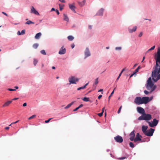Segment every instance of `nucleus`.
Listing matches in <instances>:
<instances>
[{
	"mask_svg": "<svg viewBox=\"0 0 160 160\" xmlns=\"http://www.w3.org/2000/svg\"><path fill=\"white\" fill-rule=\"evenodd\" d=\"M156 56V66L152 73V80L155 82L160 79V47L158 48Z\"/></svg>",
	"mask_w": 160,
	"mask_h": 160,
	"instance_id": "nucleus-1",
	"label": "nucleus"
},
{
	"mask_svg": "<svg viewBox=\"0 0 160 160\" xmlns=\"http://www.w3.org/2000/svg\"><path fill=\"white\" fill-rule=\"evenodd\" d=\"M146 85V87L147 89L150 90L151 92L154 91L156 88V86L154 85L152 81L151 77L148 78L147 81Z\"/></svg>",
	"mask_w": 160,
	"mask_h": 160,
	"instance_id": "nucleus-2",
	"label": "nucleus"
},
{
	"mask_svg": "<svg viewBox=\"0 0 160 160\" xmlns=\"http://www.w3.org/2000/svg\"><path fill=\"white\" fill-rule=\"evenodd\" d=\"M152 118L151 115L150 114H146L145 113L140 116L138 118L139 120H145L149 121Z\"/></svg>",
	"mask_w": 160,
	"mask_h": 160,
	"instance_id": "nucleus-3",
	"label": "nucleus"
},
{
	"mask_svg": "<svg viewBox=\"0 0 160 160\" xmlns=\"http://www.w3.org/2000/svg\"><path fill=\"white\" fill-rule=\"evenodd\" d=\"M78 78H76L74 77H70L68 79L70 84H76V82H78Z\"/></svg>",
	"mask_w": 160,
	"mask_h": 160,
	"instance_id": "nucleus-4",
	"label": "nucleus"
},
{
	"mask_svg": "<svg viewBox=\"0 0 160 160\" xmlns=\"http://www.w3.org/2000/svg\"><path fill=\"white\" fill-rule=\"evenodd\" d=\"M158 121L156 119L154 118L153 119V121L151 123L150 122L148 121V122L149 124V126L151 127H153L154 126H156L158 124Z\"/></svg>",
	"mask_w": 160,
	"mask_h": 160,
	"instance_id": "nucleus-5",
	"label": "nucleus"
},
{
	"mask_svg": "<svg viewBox=\"0 0 160 160\" xmlns=\"http://www.w3.org/2000/svg\"><path fill=\"white\" fill-rule=\"evenodd\" d=\"M154 129L151 128L150 129L147 130L144 134L148 136H152L153 135Z\"/></svg>",
	"mask_w": 160,
	"mask_h": 160,
	"instance_id": "nucleus-6",
	"label": "nucleus"
},
{
	"mask_svg": "<svg viewBox=\"0 0 160 160\" xmlns=\"http://www.w3.org/2000/svg\"><path fill=\"white\" fill-rule=\"evenodd\" d=\"M114 139L116 142L120 143H121L123 141L122 138L119 135L117 136Z\"/></svg>",
	"mask_w": 160,
	"mask_h": 160,
	"instance_id": "nucleus-7",
	"label": "nucleus"
},
{
	"mask_svg": "<svg viewBox=\"0 0 160 160\" xmlns=\"http://www.w3.org/2000/svg\"><path fill=\"white\" fill-rule=\"evenodd\" d=\"M134 102L138 105L142 104V98L140 97H137L135 99Z\"/></svg>",
	"mask_w": 160,
	"mask_h": 160,
	"instance_id": "nucleus-8",
	"label": "nucleus"
},
{
	"mask_svg": "<svg viewBox=\"0 0 160 160\" xmlns=\"http://www.w3.org/2000/svg\"><path fill=\"white\" fill-rule=\"evenodd\" d=\"M135 130H133L129 134V136H130L129 139L131 141H134L135 135Z\"/></svg>",
	"mask_w": 160,
	"mask_h": 160,
	"instance_id": "nucleus-9",
	"label": "nucleus"
},
{
	"mask_svg": "<svg viewBox=\"0 0 160 160\" xmlns=\"http://www.w3.org/2000/svg\"><path fill=\"white\" fill-rule=\"evenodd\" d=\"M84 54L85 56V58L91 56V53L88 48H86Z\"/></svg>",
	"mask_w": 160,
	"mask_h": 160,
	"instance_id": "nucleus-10",
	"label": "nucleus"
},
{
	"mask_svg": "<svg viewBox=\"0 0 160 160\" xmlns=\"http://www.w3.org/2000/svg\"><path fill=\"white\" fill-rule=\"evenodd\" d=\"M141 138L142 136L139 134V133H137L136 137L135 138L134 142H136L138 141L141 140Z\"/></svg>",
	"mask_w": 160,
	"mask_h": 160,
	"instance_id": "nucleus-11",
	"label": "nucleus"
},
{
	"mask_svg": "<svg viewBox=\"0 0 160 160\" xmlns=\"http://www.w3.org/2000/svg\"><path fill=\"white\" fill-rule=\"evenodd\" d=\"M137 110L138 112L142 114L143 115L145 113V111L143 108L140 107L137 108Z\"/></svg>",
	"mask_w": 160,
	"mask_h": 160,
	"instance_id": "nucleus-12",
	"label": "nucleus"
},
{
	"mask_svg": "<svg viewBox=\"0 0 160 160\" xmlns=\"http://www.w3.org/2000/svg\"><path fill=\"white\" fill-rule=\"evenodd\" d=\"M142 102L146 104L149 102V98L148 97H143L142 98Z\"/></svg>",
	"mask_w": 160,
	"mask_h": 160,
	"instance_id": "nucleus-13",
	"label": "nucleus"
},
{
	"mask_svg": "<svg viewBox=\"0 0 160 160\" xmlns=\"http://www.w3.org/2000/svg\"><path fill=\"white\" fill-rule=\"evenodd\" d=\"M64 47L62 46L61 47V49H60L59 52L58 53L59 54H64L66 52V50L65 48H64Z\"/></svg>",
	"mask_w": 160,
	"mask_h": 160,
	"instance_id": "nucleus-14",
	"label": "nucleus"
},
{
	"mask_svg": "<svg viewBox=\"0 0 160 160\" xmlns=\"http://www.w3.org/2000/svg\"><path fill=\"white\" fill-rule=\"evenodd\" d=\"M12 102V101H8V102L4 103V104L2 106V107H4L8 106Z\"/></svg>",
	"mask_w": 160,
	"mask_h": 160,
	"instance_id": "nucleus-15",
	"label": "nucleus"
},
{
	"mask_svg": "<svg viewBox=\"0 0 160 160\" xmlns=\"http://www.w3.org/2000/svg\"><path fill=\"white\" fill-rule=\"evenodd\" d=\"M148 127L147 126H142V132H143L144 134L145 133V132L147 131V130L148 128Z\"/></svg>",
	"mask_w": 160,
	"mask_h": 160,
	"instance_id": "nucleus-16",
	"label": "nucleus"
},
{
	"mask_svg": "<svg viewBox=\"0 0 160 160\" xmlns=\"http://www.w3.org/2000/svg\"><path fill=\"white\" fill-rule=\"evenodd\" d=\"M137 28V27L136 26L134 27L132 29L129 28V32L130 33H131L133 32H135L136 31Z\"/></svg>",
	"mask_w": 160,
	"mask_h": 160,
	"instance_id": "nucleus-17",
	"label": "nucleus"
},
{
	"mask_svg": "<svg viewBox=\"0 0 160 160\" xmlns=\"http://www.w3.org/2000/svg\"><path fill=\"white\" fill-rule=\"evenodd\" d=\"M25 33V30H23L21 31V32H20L19 31H18L17 32V34L18 35H23Z\"/></svg>",
	"mask_w": 160,
	"mask_h": 160,
	"instance_id": "nucleus-18",
	"label": "nucleus"
},
{
	"mask_svg": "<svg viewBox=\"0 0 160 160\" xmlns=\"http://www.w3.org/2000/svg\"><path fill=\"white\" fill-rule=\"evenodd\" d=\"M69 8L72 10H74L76 9V8L74 5V4H69Z\"/></svg>",
	"mask_w": 160,
	"mask_h": 160,
	"instance_id": "nucleus-19",
	"label": "nucleus"
},
{
	"mask_svg": "<svg viewBox=\"0 0 160 160\" xmlns=\"http://www.w3.org/2000/svg\"><path fill=\"white\" fill-rule=\"evenodd\" d=\"M63 19L64 20L67 21V22H68L69 21V18L66 14H63Z\"/></svg>",
	"mask_w": 160,
	"mask_h": 160,
	"instance_id": "nucleus-20",
	"label": "nucleus"
},
{
	"mask_svg": "<svg viewBox=\"0 0 160 160\" xmlns=\"http://www.w3.org/2000/svg\"><path fill=\"white\" fill-rule=\"evenodd\" d=\"M42 34L41 32H39L37 33L35 36V38L36 39H39L41 36Z\"/></svg>",
	"mask_w": 160,
	"mask_h": 160,
	"instance_id": "nucleus-21",
	"label": "nucleus"
},
{
	"mask_svg": "<svg viewBox=\"0 0 160 160\" xmlns=\"http://www.w3.org/2000/svg\"><path fill=\"white\" fill-rule=\"evenodd\" d=\"M86 2V0H83L82 2H79L78 4L80 6L82 7L85 4Z\"/></svg>",
	"mask_w": 160,
	"mask_h": 160,
	"instance_id": "nucleus-22",
	"label": "nucleus"
},
{
	"mask_svg": "<svg viewBox=\"0 0 160 160\" xmlns=\"http://www.w3.org/2000/svg\"><path fill=\"white\" fill-rule=\"evenodd\" d=\"M74 102H72L68 104L66 107L64 108L65 109H67L70 108L74 103Z\"/></svg>",
	"mask_w": 160,
	"mask_h": 160,
	"instance_id": "nucleus-23",
	"label": "nucleus"
},
{
	"mask_svg": "<svg viewBox=\"0 0 160 160\" xmlns=\"http://www.w3.org/2000/svg\"><path fill=\"white\" fill-rule=\"evenodd\" d=\"M88 83H86L84 86L82 87L78 88L77 89V90H79L81 89H84L85 88H86V86L88 85Z\"/></svg>",
	"mask_w": 160,
	"mask_h": 160,
	"instance_id": "nucleus-24",
	"label": "nucleus"
},
{
	"mask_svg": "<svg viewBox=\"0 0 160 160\" xmlns=\"http://www.w3.org/2000/svg\"><path fill=\"white\" fill-rule=\"evenodd\" d=\"M74 38V37H73L72 36H69L68 37V39L70 41H72L73 40Z\"/></svg>",
	"mask_w": 160,
	"mask_h": 160,
	"instance_id": "nucleus-25",
	"label": "nucleus"
},
{
	"mask_svg": "<svg viewBox=\"0 0 160 160\" xmlns=\"http://www.w3.org/2000/svg\"><path fill=\"white\" fill-rule=\"evenodd\" d=\"M103 11H98V12L97 13V15H102L103 14Z\"/></svg>",
	"mask_w": 160,
	"mask_h": 160,
	"instance_id": "nucleus-26",
	"label": "nucleus"
},
{
	"mask_svg": "<svg viewBox=\"0 0 160 160\" xmlns=\"http://www.w3.org/2000/svg\"><path fill=\"white\" fill-rule=\"evenodd\" d=\"M31 13H34L36 15H39V13L37 11H31Z\"/></svg>",
	"mask_w": 160,
	"mask_h": 160,
	"instance_id": "nucleus-27",
	"label": "nucleus"
},
{
	"mask_svg": "<svg viewBox=\"0 0 160 160\" xmlns=\"http://www.w3.org/2000/svg\"><path fill=\"white\" fill-rule=\"evenodd\" d=\"M31 24H34V22H32L30 20H29V21H28L27 22L25 23V24H28V25Z\"/></svg>",
	"mask_w": 160,
	"mask_h": 160,
	"instance_id": "nucleus-28",
	"label": "nucleus"
},
{
	"mask_svg": "<svg viewBox=\"0 0 160 160\" xmlns=\"http://www.w3.org/2000/svg\"><path fill=\"white\" fill-rule=\"evenodd\" d=\"M141 68L140 66H139L138 68L135 70L134 72V74H135L136 73L138 72L139 70Z\"/></svg>",
	"mask_w": 160,
	"mask_h": 160,
	"instance_id": "nucleus-29",
	"label": "nucleus"
},
{
	"mask_svg": "<svg viewBox=\"0 0 160 160\" xmlns=\"http://www.w3.org/2000/svg\"><path fill=\"white\" fill-rule=\"evenodd\" d=\"M38 44L37 43H35V44H34L33 45V48H35V49H36L38 47Z\"/></svg>",
	"mask_w": 160,
	"mask_h": 160,
	"instance_id": "nucleus-30",
	"label": "nucleus"
},
{
	"mask_svg": "<svg viewBox=\"0 0 160 160\" xmlns=\"http://www.w3.org/2000/svg\"><path fill=\"white\" fill-rule=\"evenodd\" d=\"M82 100L84 101L88 102L89 101V98L84 97L82 99Z\"/></svg>",
	"mask_w": 160,
	"mask_h": 160,
	"instance_id": "nucleus-31",
	"label": "nucleus"
},
{
	"mask_svg": "<svg viewBox=\"0 0 160 160\" xmlns=\"http://www.w3.org/2000/svg\"><path fill=\"white\" fill-rule=\"evenodd\" d=\"M38 62V60L37 59H34L33 60V64L34 66H36Z\"/></svg>",
	"mask_w": 160,
	"mask_h": 160,
	"instance_id": "nucleus-32",
	"label": "nucleus"
},
{
	"mask_svg": "<svg viewBox=\"0 0 160 160\" xmlns=\"http://www.w3.org/2000/svg\"><path fill=\"white\" fill-rule=\"evenodd\" d=\"M59 6L60 10H62L63 9V7L64 6V5L59 4Z\"/></svg>",
	"mask_w": 160,
	"mask_h": 160,
	"instance_id": "nucleus-33",
	"label": "nucleus"
},
{
	"mask_svg": "<svg viewBox=\"0 0 160 160\" xmlns=\"http://www.w3.org/2000/svg\"><path fill=\"white\" fill-rule=\"evenodd\" d=\"M40 52L43 55H45L46 54V53L44 50H42Z\"/></svg>",
	"mask_w": 160,
	"mask_h": 160,
	"instance_id": "nucleus-34",
	"label": "nucleus"
},
{
	"mask_svg": "<svg viewBox=\"0 0 160 160\" xmlns=\"http://www.w3.org/2000/svg\"><path fill=\"white\" fill-rule=\"evenodd\" d=\"M129 146H130L132 148H133L134 147V145L133 143L132 142H130L129 143Z\"/></svg>",
	"mask_w": 160,
	"mask_h": 160,
	"instance_id": "nucleus-35",
	"label": "nucleus"
},
{
	"mask_svg": "<svg viewBox=\"0 0 160 160\" xmlns=\"http://www.w3.org/2000/svg\"><path fill=\"white\" fill-rule=\"evenodd\" d=\"M36 117V115H32V116L28 118V120H30V119H33V118H34Z\"/></svg>",
	"mask_w": 160,
	"mask_h": 160,
	"instance_id": "nucleus-36",
	"label": "nucleus"
},
{
	"mask_svg": "<svg viewBox=\"0 0 160 160\" xmlns=\"http://www.w3.org/2000/svg\"><path fill=\"white\" fill-rule=\"evenodd\" d=\"M115 88L113 90V91L112 92V93H111V94L109 96V97H108V99H109V100L110 99V98L112 96V95L114 93V91L115 90Z\"/></svg>",
	"mask_w": 160,
	"mask_h": 160,
	"instance_id": "nucleus-37",
	"label": "nucleus"
},
{
	"mask_svg": "<svg viewBox=\"0 0 160 160\" xmlns=\"http://www.w3.org/2000/svg\"><path fill=\"white\" fill-rule=\"evenodd\" d=\"M122 106H121L119 108L118 111V114L120 112V111H121V109H122Z\"/></svg>",
	"mask_w": 160,
	"mask_h": 160,
	"instance_id": "nucleus-38",
	"label": "nucleus"
},
{
	"mask_svg": "<svg viewBox=\"0 0 160 160\" xmlns=\"http://www.w3.org/2000/svg\"><path fill=\"white\" fill-rule=\"evenodd\" d=\"M98 78H97L95 79V81L94 82V84H97L98 83Z\"/></svg>",
	"mask_w": 160,
	"mask_h": 160,
	"instance_id": "nucleus-39",
	"label": "nucleus"
},
{
	"mask_svg": "<svg viewBox=\"0 0 160 160\" xmlns=\"http://www.w3.org/2000/svg\"><path fill=\"white\" fill-rule=\"evenodd\" d=\"M52 118H49V119H48V120H45V122L46 123H48V122H49V121H50V120H51Z\"/></svg>",
	"mask_w": 160,
	"mask_h": 160,
	"instance_id": "nucleus-40",
	"label": "nucleus"
},
{
	"mask_svg": "<svg viewBox=\"0 0 160 160\" xmlns=\"http://www.w3.org/2000/svg\"><path fill=\"white\" fill-rule=\"evenodd\" d=\"M121 47H117L115 48V49L116 50H121Z\"/></svg>",
	"mask_w": 160,
	"mask_h": 160,
	"instance_id": "nucleus-41",
	"label": "nucleus"
},
{
	"mask_svg": "<svg viewBox=\"0 0 160 160\" xmlns=\"http://www.w3.org/2000/svg\"><path fill=\"white\" fill-rule=\"evenodd\" d=\"M103 113L102 112L100 113H99L98 114V116H99V117H101L103 115Z\"/></svg>",
	"mask_w": 160,
	"mask_h": 160,
	"instance_id": "nucleus-42",
	"label": "nucleus"
},
{
	"mask_svg": "<svg viewBox=\"0 0 160 160\" xmlns=\"http://www.w3.org/2000/svg\"><path fill=\"white\" fill-rule=\"evenodd\" d=\"M126 158V157H122L121 158H118V159L119 160H122L125 159Z\"/></svg>",
	"mask_w": 160,
	"mask_h": 160,
	"instance_id": "nucleus-43",
	"label": "nucleus"
},
{
	"mask_svg": "<svg viewBox=\"0 0 160 160\" xmlns=\"http://www.w3.org/2000/svg\"><path fill=\"white\" fill-rule=\"evenodd\" d=\"M121 75V73H120L119 75V76H118V78H117V79H116V81H117L119 79V78L120 77Z\"/></svg>",
	"mask_w": 160,
	"mask_h": 160,
	"instance_id": "nucleus-44",
	"label": "nucleus"
},
{
	"mask_svg": "<svg viewBox=\"0 0 160 160\" xmlns=\"http://www.w3.org/2000/svg\"><path fill=\"white\" fill-rule=\"evenodd\" d=\"M144 92L146 94H148L149 93V92L147 90H144Z\"/></svg>",
	"mask_w": 160,
	"mask_h": 160,
	"instance_id": "nucleus-45",
	"label": "nucleus"
},
{
	"mask_svg": "<svg viewBox=\"0 0 160 160\" xmlns=\"http://www.w3.org/2000/svg\"><path fill=\"white\" fill-rule=\"evenodd\" d=\"M143 34V33L142 32H141L139 34V36H138L139 37H141L142 36V35Z\"/></svg>",
	"mask_w": 160,
	"mask_h": 160,
	"instance_id": "nucleus-46",
	"label": "nucleus"
},
{
	"mask_svg": "<svg viewBox=\"0 0 160 160\" xmlns=\"http://www.w3.org/2000/svg\"><path fill=\"white\" fill-rule=\"evenodd\" d=\"M8 90L9 91H14L16 90L15 89H11V88H9V89H8Z\"/></svg>",
	"mask_w": 160,
	"mask_h": 160,
	"instance_id": "nucleus-47",
	"label": "nucleus"
},
{
	"mask_svg": "<svg viewBox=\"0 0 160 160\" xmlns=\"http://www.w3.org/2000/svg\"><path fill=\"white\" fill-rule=\"evenodd\" d=\"M92 25H89L88 26V28L89 29H92Z\"/></svg>",
	"mask_w": 160,
	"mask_h": 160,
	"instance_id": "nucleus-48",
	"label": "nucleus"
},
{
	"mask_svg": "<svg viewBox=\"0 0 160 160\" xmlns=\"http://www.w3.org/2000/svg\"><path fill=\"white\" fill-rule=\"evenodd\" d=\"M155 48V46H154L153 47H152V48H151L150 49H151V50H152L154 49Z\"/></svg>",
	"mask_w": 160,
	"mask_h": 160,
	"instance_id": "nucleus-49",
	"label": "nucleus"
},
{
	"mask_svg": "<svg viewBox=\"0 0 160 160\" xmlns=\"http://www.w3.org/2000/svg\"><path fill=\"white\" fill-rule=\"evenodd\" d=\"M79 109V108L77 107V108H76L75 109H74L73 111H77V110H78V109Z\"/></svg>",
	"mask_w": 160,
	"mask_h": 160,
	"instance_id": "nucleus-50",
	"label": "nucleus"
},
{
	"mask_svg": "<svg viewBox=\"0 0 160 160\" xmlns=\"http://www.w3.org/2000/svg\"><path fill=\"white\" fill-rule=\"evenodd\" d=\"M83 106V105L82 104H81L79 107H78V108H80L82 107Z\"/></svg>",
	"mask_w": 160,
	"mask_h": 160,
	"instance_id": "nucleus-51",
	"label": "nucleus"
},
{
	"mask_svg": "<svg viewBox=\"0 0 160 160\" xmlns=\"http://www.w3.org/2000/svg\"><path fill=\"white\" fill-rule=\"evenodd\" d=\"M102 97V95H99L98 96V99H100L101 97Z\"/></svg>",
	"mask_w": 160,
	"mask_h": 160,
	"instance_id": "nucleus-52",
	"label": "nucleus"
},
{
	"mask_svg": "<svg viewBox=\"0 0 160 160\" xmlns=\"http://www.w3.org/2000/svg\"><path fill=\"white\" fill-rule=\"evenodd\" d=\"M104 110H105V107L103 108L102 109V112L103 113V112H104Z\"/></svg>",
	"mask_w": 160,
	"mask_h": 160,
	"instance_id": "nucleus-53",
	"label": "nucleus"
},
{
	"mask_svg": "<svg viewBox=\"0 0 160 160\" xmlns=\"http://www.w3.org/2000/svg\"><path fill=\"white\" fill-rule=\"evenodd\" d=\"M27 103L26 102H25L23 104V106L25 107L27 106Z\"/></svg>",
	"mask_w": 160,
	"mask_h": 160,
	"instance_id": "nucleus-54",
	"label": "nucleus"
},
{
	"mask_svg": "<svg viewBox=\"0 0 160 160\" xmlns=\"http://www.w3.org/2000/svg\"><path fill=\"white\" fill-rule=\"evenodd\" d=\"M65 0H59L60 1L62 2H65Z\"/></svg>",
	"mask_w": 160,
	"mask_h": 160,
	"instance_id": "nucleus-55",
	"label": "nucleus"
},
{
	"mask_svg": "<svg viewBox=\"0 0 160 160\" xmlns=\"http://www.w3.org/2000/svg\"><path fill=\"white\" fill-rule=\"evenodd\" d=\"M75 45L74 44H72L71 45V47L72 48H73L75 47Z\"/></svg>",
	"mask_w": 160,
	"mask_h": 160,
	"instance_id": "nucleus-56",
	"label": "nucleus"
},
{
	"mask_svg": "<svg viewBox=\"0 0 160 160\" xmlns=\"http://www.w3.org/2000/svg\"><path fill=\"white\" fill-rule=\"evenodd\" d=\"M19 122V120H18V121H16V122H12V124H15V123H17V122Z\"/></svg>",
	"mask_w": 160,
	"mask_h": 160,
	"instance_id": "nucleus-57",
	"label": "nucleus"
},
{
	"mask_svg": "<svg viewBox=\"0 0 160 160\" xmlns=\"http://www.w3.org/2000/svg\"><path fill=\"white\" fill-rule=\"evenodd\" d=\"M9 128V127H5V129L6 130H8Z\"/></svg>",
	"mask_w": 160,
	"mask_h": 160,
	"instance_id": "nucleus-58",
	"label": "nucleus"
},
{
	"mask_svg": "<svg viewBox=\"0 0 160 160\" xmlns=\"http://www.w3.org/2000/svg\"><path fill=\"white\" fill-rule=\"evenodd\" d=\"M31 10H36L33 7H32L31 8Z\"/></svg>",
	"mask_w": 160,
	"mask_h": 160,
	"instance_id": "nucleus-59",
	"label": "nucleus"
},
{
	"mask_svg": "<svg viewBox=\"0 0 160 160\" xmlns=\"http://www.w3.org/2000/svg\"><path fill=\"white\" fill-rule=\"evenodd\" d=\"M18 99V98H14L12 99V101L15 100H17Z\"/></svg>",
	"mask_w": 160,
	"mask_h": 160,
	"instance_id": "nucleus-60",
	"label": "nucleus"
},
{
	"mask_svg": "<svg viewBox=\"0 0 160 160\" xmlns=\"http://www.w3.org/2000/svg\"><path fill=\"white\" fill-rule=\"evenodd\" d=\"M56 11V12L58 15H59V12L58 11Z\"/></svg>",
	"mask_w": 160,
	"mask_h": 160,
	"instance_id": "nucleus-61",
	"label": "nucleus"
},
{
	"mask_svg": "<svg viewBox=\"0 0 160 160\" xmlns=\"http://www.w3.org/2000/svg\"><path fill=\"white\" fill-rule=\"evenodd\" d=\"M2 13H3V14H4V15H5L7 16V14L6 13L4 12H2Z\"/></svg>",
	"mask_w": 160,
	"mask_h": 160,
	"instance_id": "nucleus-62",
	"label": "nucleus"
},
{
	"mask_svg": "<svg viewBox=\"0 0 160 160\" xmlns=\"http://www.w3.org/2000/svg\"><path fill=\"white\" fill-rule=\"evenodd\" d=\"M124 70V69H123L121 71V72L120 73H121V74H122V73L123 72V71Z\"/></svg>",
	"mask_w": 160,
	"mask_h": 160,
	"instance_id": "nucleus-63",
	"label": "nucleus"
},
{
	"mask_svg": "<svg viewBox=\"0 0 160 160\" xmlns=\"http://www.w3.org/2000/svg\"><path fill=\"white\" fill-rule=\"evenodd\" d=\"M124 70V69H123L121 71V72L120 73H121V74H122V73L123 72V71Z\"/></svg>",
	"mask_w": 160,
	"mask_h": 160,
	"instance_id": "nucleus-64",
	"label": "nucleus"
}]
</instances>
